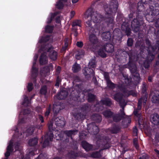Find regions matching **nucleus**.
I'll list each match as a JSON object with an SVG mask.
<instances>
[{
  "label": "nucleus",
  "instance_id": "1",
  "mask_svg": "<svg viewBox=\"0 0 159 159\" xmlns=\"http://www.w3.org/2000/svg\"><path fill=\"white\" fill-rule=\"evenodd\" d=\"M103 16L97 11H93L91 14H86L85 15V18L86 19L87 24V29H91L93 31L94 29L92 26V20L94 23H98L100 22L103 19Z\"/></svg>",
  "mask_w": 159,
  "mask_h": 159
},
{
  "label": "nucleus",
  "instance_id": "2",
  "mask_svg": "<svg viewBox=\"0 0 159 159\" xmlns=\"http://www.w3.org/2000/svg\"><path fill=\"white\" fill-rule=\"evenodd\" d=\"M118 3L115 0L113 1L110 4H104V8L107 15H111L113 13H115L118 8Z\"/></svg>",
  "mask_w": 159,
  "mask_h": 159
},
{
  "label": "nucleus",
  "instance_id": "3",
  "mask_svg": "<svg viewBox=\"0 0 159 159\" xmlns=\"http://www.w3.org/2000/svg\"><path fill=\"white\" fill-rule=\"evenodd\" d=\"M143 21V17H140L139 15L132 21L131 26L134 33H137L139 31L141 24L142 23Z\"/></svg>",
  "mask_w": 159,
  "mask_h": 159
},
{
  "label": "nucleus",
  "instance_id": "4",
  "mask_svg": "<svg viewBox=\"0 0 159 159\" xmlns=\"http://www.w3.org/2000/svg\"><path fill=\"white\" fill-rule=\"evenodd\" d=\"M128 66L132 75L135 77V80L137 82L139 81L140 79L139 74L135 64L132 62L129 61Z\"/></svg>",
  "mask_w": 159,
  "mask_h": 159
},
{
  "label": "nucleus",
  "instance_id": "5",
  "mask_svg": "<svg viewBox=\"0 0 159 159\" xmlns=\"http://www.w3.org/2000/svg\"><path fill=\"white\" fill-rule=\"evenodd\" d=\"M89 30V32L92 34H91L89 36V40L90 43H88L87 44V48L90 49H92L94 46V44H96L98 42V39L96 36L94 34L93 31L91 30V29H87Z\"/></svg>",
  "mask_w": 159,
  "mask_h": 159
},
{
  "label": "nucleus",
  "instance_id": "6",
  "mask_svg": "<svg viewBox=\"0 0 159 159\" xmlns=\"http://www.w3.org/2000/svg\"><path fill=\"white\" fill-rule=\"evenodd\" d=\"M43 51L39 58V62L40 65H43L47 64L48 58L47 56L46 49L44 47L42 46L39 50V52Z\"/></svg>",
  "mask_w": 159,
  "mask_h": 159
},
{
  "label": "nucleus",
  "instance_id": "7",
  "mask_svg": "<svg viewBox=\"0 0 159 159\" xmlns=\"http://www.w3.org/2000/svg\"><path fill=\"white\" fill-rule=\"evenodd\" d=\"M147 96L145 94L144 98L141 97L138 101L137 108L135 110L134 112V114L138 118H140L141 116L140 114L139 113V111L141 108L142 101H143V105H145L147 101Z\"/></svg>",
  "mask_w": 159,
  "mask_h": 159
},
{
  "label": "nucleus",
  "instance_id": "8",
  "mask_svg": "<svg viewBox=\"0 0 159 159\" xmlns=\"http://www.w3.org/2000/svg\"><path fill=\"white\" fill-rule=\"evenodd\" d=\"M53 137V134L52 132H48L45 135V139L42 145V147L43 148H45L49 145V141H52Z\"/></svg>",
  "mask_w": 159,
  "mask_h": 159
},
{
  "label": "nucleus",
  "instance_id": "9",
  "mask_svg": "<svg viewBox=\"0 0 159 159\" xmlns=\"http://www.w3.org/2000/svg\"><path fill=\"white\" fill-rule=\"evenodd\" d=\"M88 132L93 134H96L99 132L98 127L93 123H90L88 125L87 127Z\"/></svg>",
  "mask_w": 159,
  "mask_h": 159
},
{
  "label": "nucleus",
  "instance_id": "10",
  "mask_svg": "<svg viewBox=\"0 0 159 159\" xmlns=\"http://www.w3.org/2000/svg\"><path fill=\"white\" fill-rule=\"evenodd\" d=\"M159 9L150 10L151 14L147 17L148 21L152 22L154 21L156 18V17L159 15Z\"/></svg>",
  "mask_w": 159,
  "mask_h": 159
},
{
  "label": "nucleus",
  "instance_id": "11",
  "mask_svg": "<svg viewBox=\"0 0 159 159\" xmlns=\"http://www.w3.org/2000/svg\"><path fill=\"white\" fill-rule=\"evenodd\" d=\"M84 74L85 77L88 79L94 76V72L93 69L89 67L84 68Z\"/></svg>",
  "mask_w": 159,
  "mask_h": 159
},
{
  "label": "nucleus",
  "instance_id": "12",
  "mask_svg": "<svg viewBox=\"0 0 159 159\" xmlns=\"http://www.w3.org/2000/svg\"><path fill=\"white\" fill-rule=\"evenodd\" d=\"M46 49V52H49V56L50 58L53 60H55L57 58V53L53 50V48L52 47L49 48L48 49Z\"/></svg>",
  "mask_w": 159,
  "mask_h": 159
},
{
  "label": "nucleus",
  "instance_id": "13",
  "mask_svg": "<svg viewBox=\"0 0 159 159\" xmlns=\"http://www.w3.org/2000/svg\"><path fill=\"white\" fill-rule=\"evenodd\" d=\"M145 43L147 46V47L148 48V58L149 61H152L153 60L154 58V55L152 53L150 52V47L151 46V43L150 42L148 39H146L145 40Z\"/></svg>",
  "mask_w": 159,
  "mask_h": 159
},
{
  "label": "nucleus",
  "instance_id": "14",
  "mask_svg": "<svg viewBox=\"0 0 159 159\" xmlns=\"http://www.w3.org/2000/svg\"><path fill=\"white\" fill-rule=\"evenodd\" d=\"M121 29L128 36H130L131 33V30L128 24L125 22L123 23L121 25Z\"/></svg>",
  "mask_w": 159,
  "mask_h": 159
},
{
  "label": "nucleus",
  "instance_id": "15",
  "mask_svg": "<svg viewBox=\"0 0 159 159\" xmlns=\"http://www.w3.org/2000/svg\"><path fill=\"white\" fill-rule=\"evenodd\" d=\"M55 125L60 127H64L65 124L64 118L62 117H57L54 119Z\"/></svg>",
  "mask_w": 159,
  "mask_h": 159
},
{
  "label": "nucleus",
  "instance_id": "16",
  "mask_svg": "<svg viewBox=\"0 0 159 159\" xmlns=\"http://www.w3.org/2000/svg\"><path fill=\"white\" fill-rule=\"evenodd\" d=\"M98 143H99L100 146L101 147H103L104 149H107L110 147V145L108 143L107 140L105 139H101L100 140H98L97 141Z\"/></svg>",
  "mask_w": 159,
  "mask_h": 159
},
{
  "label": "nucleus",
  "instance_id": "17",
  "mask_svg": "<svg viewBox=\"0 0 159 159\" xmlns=\"http://www.w3.org/2000/svg\"><path fill=\"white\" fill-rule=\"evenodd\" d=\"M150 120L154 125H158L159 124V115L156 113L151 115Z\"/></svg>",
  "mask_w": 159,
  "mask_h": 159
},
{
  "label": "nucleus",
  "instance_id": "18",
  "mask_svg": "<svg viewBox=\"0 0 159 159\" xmlns=\"http://www.w3.org/2000/svg\"><path fill=\"white\" fill-rule=\"evenodd\" d=\"M113 37L118 41L121 40L122 36L120 29H116L113 31Z\"/></svg>",
  "mask_w": 159,
  "mask_h": 159
},
{
  "label": "nucleus",
  "instance_id": "19",
  "mask_svg": "<svg viewBox=\"0 0 159 159\" xmlns=\"http://www.w3.org/2000/svg\"><path fill=\"white\" fill-rule=\"evenodd\" d=\"M103 48L106 52L108 53H112L114 50V46L111 43H106L104 45Z\"/></svg>",
  "mask_w": 159,
  "mask_h": 159
},
{
  "label": "nucleus",
  "instance_id": "20",
  "mask_svg": "<svg viewBox=\"0 0 159 159\" xmlns=\"http://www.w3.org/2000/svg\"><path fill=\"white\" fill-rule=\"evenodd\" d=\"M121 129L119 126L115 125L109 129V131L112 134H116L120 132Z\"/></svg>",
  "mask_w": 159,
  "mask_h": 159
},
{
  "label": "nucleus",
  "instance_id": "21",
  "mask_svg": "<svg viewBox=\"0 0 159 159\" xmlns=\"http://www.w3.org/2000/svg\"><path fill=\"white\" fill-rule=\"evenodd\" d=\"M68 95V93L65 90L61 91L56 96L57 98L59 100L64 99L66 98Z\"/></svg>",
  "mask_w": 159,
  "mask_h": 159
},
{
  "label": "nucleus",
  "instance_id": "22",
  "mask_svg": "<svg viewBox=\"0 0 159 159\" xmlns=\"http://www.w3.org/2000/svg\"><path fill=\"white\" fill-rule=\"evenodd\" d=\"M90 109V106L89 104H86L83 105L81 107L80 110L85 115V114L88 112Z\"/></svg>",
  "mask_w": 159,
  "mask_h": 159
},
{
  "label": "nucleus",
  "instance_id": "23",
  "mask_svg": "<svg viewBox=\"0 0 159 159\" xmlns=\"http://www.w3.org/2000/svg\"><path fill=\"white\" fill-rule=\"evenodd\" d=\"M91 119L97 123L101 122L102 120V116L98 114H93L91 116Z\"/></svg>",
  "mask_w": 159,
  "mask_h": 159
},
{
  "label": "nucleus",
  "instance_id": "24",
  "mask_svg": "<svg viewBox=\"0 0 159 159\" xmlns=\"http://www.w3.org/2000/svg\"><path fill=\"white\" fill-rule=\"evenodd\" d=\"M73 116L77 120L80 121L83 120L85 115L79 110V112L73 114Z\"/></svg>",
  "mask_w": 159,
  "mask_h": 159
},
{
  "label": "nucleus",
  "instance_id": "25",
  "mask_svg": "<svg viewBox=\"0 0 159 159\" xmlns=\"http://www.w3.org/2000/svg\"><path fill=\"white\" fill-rule=\"evenodd\" d=\"M83 148L87 151H89L93 148L92 145L90 144L85 141H83L81 143Z\"/></svg>",
  "mask_w": 159,
  "mask_h": 159
},
{
  "label": "nucleus",
  "instance_id": "26",
  "mask_svg": "<svg viewBox=\"0 0 159 159\" xmlns=\"http://www.w3.org/2000/svg\"><path fill=\"white\" fill-rule=\"evenodd\" d=\"M149 8L150 10L159 9V4L156 1L149 2Z\"/></svg>",
  "mask_w": 159,
  "mask_h": 159
},
{
  "label": "nucleus",
  "instance_id": "27",
  "mask_svg": "<svg viewBox=\"0 0 159 159\" xmlns=\"http://www.w3.org/2000/svg\"><path fill=\"white\" fill-rule=\"evenodd\" d=\"M38 74V69L34 67V66H33L32 67L31 78L34 80V82L35 81V79L37 76Z\"/></svg>",
  "mask_w": 159,
  "mask_h": 159
},
{
  "label": "nucleus",
  "instance_id": "28",
  "mask_svg": "<svg viewBox=\"0 0 159 159\" xmlns=\"http://www.w3.org/2000/svg\"><path fill=\"white\" fill-rule=\"evenodd\" d=\"M13 143L10 142L7 148V151L5 154V157H8L10 155V152L13 151Z\"/></svg>",
  "mask_w": 159,
  "mask_h": 159
},
{
  "label": "nucleus",
  "instance_id": "29",
  "mask_svg": "<svg viewBox=\"0 0 159 159\" xmlns=\"http://www.w3.org/2000/svg\"><path fill=\"white\" fill-rule=\"evenodd\" d=\"M118 102H119L120 106L122 108V110H120L122 114L125 115L124 110L125 106L127 104V102L123 98Z\"/></svg>",
  "mask_w": 159,
  "mask_h": 159
},
{
  "label": "nucleus",
  "instance_id": "30",
  "mask_svg": "<svg viewBox=\"0 0 159 159\" xmlns=\"http://www.w3.org/2000/svg\"><path fill=\"white\" fill-rule=\"evenodd\" d=\"M111 34L109 31L104 32L102 34V39L105 41L110 40L111 38Z\"/></svg>",
  "mask_w": 159,
  "mask_h": 159
},
{
  "label": "nucleus",
  "instance_id": "31",
  "mask_svg": "<svg viewBox=\"0 0 159 159\" xmlns=\"http://www.w3.org/2000/svg\"><path fill=\"white\" fill-rule=\"evenodd\" d=\"M78 131L76 129L66 130L63 131L64 133L67 136L70 137L72 139L71 136L72 135H75V133H77Z\"/></svg>",
  "mask_w": 159,
  "mask_h": 159
},
{
  "label": "nucleus",
  "instance_id": "32",
  "mask_svg": "<svg viewBox=\"0 0 159 159\" xmlns=\"http://www.w3.org/2000/svg\"><path fill=\"white\" fill-rule=\"evenodd\" d=\"M121 113V115L116 114L113 116V120L116 122H118L120 121L122 118H125L124 116H126L125 115H123Z\"/></svg>",
  "mask_w": 159,
  "mask_h": 159
},
{
  "label": "nucleus",
  "instance_id": "33",
  "mask_svg": "<svg viewBox=\"0 0 159 159\" xmlns=\"http://www.w3.org/2000/svg\"><path fill=\"white\" fill-rule=\"evenodd\" d=\"M61 110V106L60 105H53V111L54 116H56Z\"/></svg>",
  "mask_w": 159,
  "mask_h": 159
},
{
  "label": "nucleus",
  "instance_id": "34",
  "mask_svg": "<svg viewBox=\"0 0 159 159\" xmlns=\"http://www.w3.org/2000/svg\"><path fill=\"white\" fill-rule=\"evenodd\" d=\"M38 140V139L36 137L31 139L28 141V144L30 146H34L37 144Z\"/></svg>",
  "mask_w": 159,
  "mask_h": 159
},
{
  "label": "nucleus",
  "instance_id": "35",
  "mask_svg": "<svg viewBox=\"0 0 159 159\" xmlns=\"http://www.w3.org/2000/svg\"><path fill=\"white\" fill-rule=\"evenodd\" d=\"M123 94L120 93H117L113 95L114 99L118 102L123 99Z\"/></svg>",
  "mask_w": 159,
  "mask_h": 159
},
{
  "label": "nucleus",
  "instance_id": "36",
  "mask_svg": "<svg viewBox=\"0 0 159 159\" xmlns=\"http://www.w3.org/2000/svg\"><path fill=\"white\" fill-rule=\"evenodd\" d=\"M81 21L80 20H76L74 21L72 23V29L73 30H76L77 29V28H76V26H78L79 27H81Z\"/></svg>",
  "mask_w": 159,
  "mask_h": 159
},
{
  "label": "nucleus",
  "instance_id": "37",
  "mask_svg": "<svg viewBox=\"0 0 159 159\" xmlns=\"http://www.w3.org/2000/svg\"><path fill=\"white\" fill-rule=\"evenodd\" d=\"M72 70L74 73H77L81 69V67L80 65L75 62L73 65L72 67Z\"/></svg>",
  "mask_w": 159,
  "mask_h": 159
},
{
  "label": "nucleus",
  "instance_id": "38",
  "mask_svg": "<svg viewBox=\"0 0 159 159\" xmlns=\"http://www.w3.org/2000/svg\"><path fill=\"white\" fill-rule=\"evenodd\" d=\"M159 142V133H156L155 135V140L152 141V143L153 145L155 146L158 145V143Z\"/></svg>",
  "mask_w": 159,
  "mask_h": 159
},
{
  "label": "nucleus",
  "instance_id": "39",
  "mask_svg": "<svg viewBox=\"0 0 159 159\" xmlns=\"http://www.w3.org/2000/svg\"><path fill=\"white\" fill-rule=\"evenodd\" d=\"M103 115L106 117H111L113 114V113L110 110H107L102 112Z\"/></svg>",
  "mask_w": 159,
  "mask_h": 159
},
{
  "label": "nucleus",
  "instance_id": "40",
  "mask_svg": "<svg viewBox=\"0 0 159 159\" xmlns=\"http://www.w3.org/2000/svg\"><path fill=\"white\" fill-rule=\"evenodd\" d=\"M89 102H91L94 101L95 99V96L90 93H89L88 95Z\"/></svg>",
  "mask_w": 159,
  "mask_h": 159
},
{
  "label": "nucleus",
  "instance_id": "41",
  "mask_svg": "<svg viewBox=\"0 0 159 159\" xmlns=\"http://www.w3.org/2000/svg\"><path fill=\"white\" fill-rule=\"evenodd\" d=\"M68 156L70 159L75 158L78 156V153L74 151H71L68 153Z\"/></svg>",
  "mask_w": 159,
  "mask_h": 159
},
{
  "label": "nucleus",
  "instance_id": "42",
  "mask_svg": "<svg viewBox=\"0 0 159 159\" xmlns=\"http://www.w3.org/2000/svg\"><path fill=\"white\" fill-rule=\"evenodd\" d=\"M102 104L106 106H110L112 104L111 100L109 98H107L102 101Z\"/></svg>",
  "mask_w": 159,
  "mask_h": 159
},
{
  "label": "nucleus",
  "instance_id": "43",
  "mask_svg": "<svg viewBox=\"0 0 159 159\" xmlns=\"http://www.w3.org/2000/svg\"><path fill=\"white\" fill-rule=\"evenodd\" d=\"M68 38H66L64 40L65 44L63 46L61 50V52H62L65 51L68 47Z\"/></svg>",
  "mask_w": 159,
  "mask_h": 159
},
{
  "label": "nucleus",
  "instance_id": "44",
  "mask_svg": "<svg viewBox=\"0 0 159 159\" xmlns=\"http://www.w3.org/2000/svg\"><path fill=\"white\" fill-rule=\"evenodd\" d=\"M79 97L78 95L77 94V93L75 94L74 93V94L72 93L70 95V99L71 100H73V101L76 102L78 101V98Z\"/></svg>",
  "mask_w": 159,
  "mask_h": 159
},
{
  "label": "nucleus",
  "instance_id": "45",
  "mask_svg": "<svg viewBox=\"0 0 159 159\" xmlns=\"http://www.w3.org/2000/svg\"><path fill=\"white\" fill-rule=\"evenodd\" d=\"M124 93L125 95H128V96L132 95L133 96H136V94L132 90L128 91L126 89H124Z\"/></svg>",
  "mask_w": 159,
  "mask_h": 159
},
{
  "label": "nucleus",
  "instance_id": "46",
  "mask_svg": "<svg viewBox=\"0 0 159 159\" xmlns=\"http://www.w3.org/2000/svg\"><path fill=\"white\" fill-rule=\"evenodd\" d=\"M152 101L153 103H159V95H154L152 97Z\"/></svg>",
  "mask_w": 159,
  "mask_h": 159
},
{
  "label": "nucleus",
  "instance_id": "47",
  "mask_svg": "<svg viewBox=\"0 0 159 159\" xmlns=\"http://www.w3.org/2000/svg\"><path fill=\"white\" fill-rule=\"evenodd\" d=\"M91 156L94 158H99L101 157L102 156L99 152H93L91 155Z\"/></svg>",
  "mask_w": 159,
  "mask_h": 159
},
{
  "label": "nucleus",
  "instance_id": "48",
  "mask_svg": "<svg viewBox=\"0 0 159 159\" xmlns=\"http://www.w3.org/2000/svg\"><path fill=\"white\" fill-rule=\"evenodd\" d=\"M96 66L95 59H92L89 63V67L95 68Z\"/></svg>",
  "mask_w": 159,
  "mask_h": 159
},
{
  "label": "nucleus",
  "instance_id": "49",
  "mask_svg": "<svg viewBox=\"0 0 159 159\" xmlns=\"http://www.w3.org/2000/svg\"><path fill=\"white\" fill-rule=\"evenodd\" d=\"M98 54L102 57H106V55L104 52L102 48H100L98 51Z\"/></svg>",
  "mask_w": 159,
  "mask_h": 159
},
{
  "label": "nucleus",
  "instance_id": "50",
  "mask_svg": "<svg viewBox=\"0 0 159 159\" xmlns=\"http://www.w3.org/2000/svg\"><path fill=\"white\" fill-rule=\"evenodd\" d=\"M56 6L57 8L59 9H62L64 6L63 4L60 0L57 2Z\"/></svg>",
  "mask_w": 159,
  "mask_h": 159
},
{
  "label": "nucleus",
  "instance_id": "51",
  "mask_svg": "<svg viewBox=\"0 0 159 159\" xmlns=\"http://www.w3.org/2000/svg\"><path fill=\"white\" fill-rule=\"evenodd\" d=\"M53 26L47 25L45 27V31L47 33H51L53 30Z\"/></svg>",
  "mask_w": 159,
  "mask_h": 159
},
{
  "label": "nucleus",
  "instance_id": "52",
  "mask_svg": "<svg viewBox=\"0 0 159 159\" xmlns=\"http://www.w3.org/2000/svg\"><path fill=\"white\" fill-rule=\"evenodd\" d=\"M53 122V120H51L48 124V129L50 131V132H51V131L53 130L54 129L52 127Z\"/></svg>",
  "mask_w": 159,
  "mask_h": 159
},
{
  "label": "nucleus",
  "instance_id": "53",
  "mask_svg": "<svg viewBox=\"0 0 159 159\" xmlns=\"http://www.w3.org/2000/svg\"><path fill=\"white\" fill-rule=\"evenodd\" d=\"M107 86L111 89H113L115 87V84L112 83L110 80L107 81Z\"/></svg>",
  "mask_w": 159,
  "mask_h": 159
},
{
  "label": "nucleus",
  "instance_id": "54",
  "mask_svg": "<svg viewBox=\"0 0 159 159\" xmlns=\"http://www.w3.org/2000/svg\"><path fill=\"white\" fill-rule=\"evenodd\" d=\"M122 53L123 54L126 55L128 54L130 58L132 57L133 56V51L132 50H130L128 52L126 51H123Z\"/></svg>",
  "mask_w": 159,
  "mask_h": 159
},
{
  "label": "nucleus",
  "instance_id": "55",
  "mask_svg": "<svg viewBox=\"0 0 159 159\" xmlns=\"http://www.w3.org/2000/svg\"><path fill=\"white\" fill-rule=\"evenodd\" d=\"M40 93L42 94L46 95L47 93V87L43 86L42 87L40 90Z\"/></svg>",
  "mask_w": 159,
  "mask_h": 159
},
{
  "label": "nucleus",
  "instance_id": "56",
  "mask_svg": "<svg viewBox=\"0 0 159 159\" xmlns=\"http://www.w3.org/2000/svg\"><path fill=\"white\" fill-rule=\"evenodd\" d=\"M133 40L131 38H128L127 41V45L129 47H132L133 43Z\"/></svg>",
  "mask_w": 159,
  "mask_h": 159
},
{
  "label": "nucleus",
  "instance_id": "57",
  "mask_svg": "<svg viewBox=\"0 0 159 159\" xmlns=\"http://www.w3.org/2000/svg\"><path fill=\"white\" fill-rule=\"evenodd\" d=\"M109 15L110 16L109 17H107L106 21L109 24H111L113 22V19L112 17L111 16V15Z\"/></svg>",
  "mask_w": 159,
  "mask_h": 159
},
{
  "label": "nucleus",
  "instance_id": "58",
  "mask_svg": "<svg viewBox=\"0 0 159 159\" xmlns=\"http://www.w3.org/2000/svg\"><path fill=\"white\" fill-rule=\"evenodd\" d=\"M29 103V101L28 97L26 96L25 95L22 105L25 106H27Z\"/></svg>",
  "mask_w": 159,
  "mask_h": 159
},
{
  "label": "nucleus",
  "instance_id": "59",
  "mask_svg": "<svg viewBox=\"0 0 159 159\" xmlns=\"http://www.w3.org/2000/svg\"><path fill=\"white\" fill-rule=\"evenodd\" d=\"M36 159H48V158L45 154L41 153Z\"/></svg>",
  "mask_w": 159,
  "mask_h": 159
},
{
  "label": "nucleus",
  "instance_id": "60",
  "mask_svg": "<svg viewBox=\"0 0 159 159\" xmlns=\"http://www.w3.org/2000/svg\"><path fill=\"white\" fill-rule=\"evenodd\" d=\"M56 82L55 84V85L59 86V85L61 81V77L59 75H57Z\"/></svg>",
  "mask_w": 159,
  "mask_h": 159
},
{
  "label": "nucleus",
  "instance_id": "61",
  "mask_svg": "<svg viewBox=\"0 0 159 159\" xmlns=\"http://www.w3.org/2000/svg\"><path fill=\"white\" fill-rule=\"evenodd\" d=\"M51 110V105L50 104L47 108V110L45 113V116H48L49 115Z\"/></svg>",
  "mask_w": 159,
  "mask_h": 159
},
{
  "label": "nucleus",
  "instance_id": "62",
  "mask_svg": "<svg viewBox=\"0 0 159 159\" xmlns=\"http://www.w3.org/2000/svg\"><path fill=\"white\" fill-rule=\"evenodd\" d=\"M27 89L29 92L31 91L33 89V85L32 83H29L27 87Z\"/></svg>",
  "mask_w": 159,
  "mask_h": 159
},
{
  "label": "nucleus",
  "instance_id": "63",
  "mask_svg": "<svg viewBox=\"0 0 159 159\" xmlns=\"http://www.w3.org/2000/svg\"><path fill=\"white\" fill-rule=\"evenodd\" d=\"M49 36H46L45 37L42 38L39 41L40 43L46 42L49 40Z\"/></svg>",
  "mask_w": 159,
  "mask_h": 159
},
{
  "label": "nucleus",
  "instance_id": "64",
  "mask_svg": "<svg viewBox=\"0 0 159 159\" xmlns=\"http://www.w3.org/2000/svg\"><path fill=\"white\" fill-rule=\"evenodd\" d=\"M34 129L33 128H29L27 130V134L28 136L31 135L34 132Z\"/></svg>",
  "mask_w": 159,
  "mask_h": 159
}]
</instances>
